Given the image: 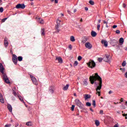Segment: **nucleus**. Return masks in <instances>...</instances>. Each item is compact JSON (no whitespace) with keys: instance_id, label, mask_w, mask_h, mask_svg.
Wrapping results in <instances>:
<instances>
[{"instance_id":"obj_1","label":"nucleus","mask_w":127,"mask_h":127,"mask_svg":"<svg viewBox=\"0 0 127 127\" xmlns=\"http://www.w3.org/2000/svg\"><path fill=\"white\" fill-rule=\"evenodd\" d=\"M89 80L92 84H94V83L97 84V80L99 81V85L97 86L96 90L97 92L96 94H98V96L100 97L101 96V92L100 91L101 90V89H102V84L103 83L102 78H101V76L98 74V73H96L94 75L93 74L92 76L90 77Z\"/></svg>"},{"instance_id":"obj_2","label":"nucleus","mask_w":127,"mask_h":127,"mask_svg":"<svg viewBox=\"0 0 127 127\" xmlns=\"http://www.w3.org/2000/svg\"><path fill=\"white\" fill-rule=\"evenodd\" d=\"M3 71H4V68L3 67V65H2V64L1 63H0V72L2 73V77L3 80H4V82L6 83L7 84H9L10 82L9 81V79H8V77H7V75L4 72H3Z\"/></svg>"},{"instance_id":"obj_3","label":"nucleus","mask_w":127,"mask_h":127,"mask_svg":"<svg viewBox=\"0 0 127 127\" xmlns=\"http://www.w3.org/2000/svg\"><path fill=\"white\" fill-rule=\"evenodd\" d=\"M76 106L79 108V109H81V110H84L85 109V106L84 104H82L81 101H80V100L79 99H75L74 101Z\"/></svg>"},{"instance_id":"obj_4","label":"nucleus","mask_w":127,"mask_h":127,"mask_svg":"<svg viewBox=\"0 0 127 127\" xmlns=\"http://www.w3.org/2000/svg\"><path fill=\"white\" fill-rule=\"evenodd\" d=\"M87 65L88 67H90V68H95L96 67V63H95V62L94 61H90L88 62L87 64Z\"/></svg>"},{"instance_id":"obj_5","label":"nucleus","mask_w":127,"mask_h":127,"mask_svg":"<svg viewBox=\"0 0 127 127\" xmlns=\"http://www.w3.org/2000/svg\"><path fill=\"white\" fill-rule=\"evenodd\" d=\"M30 77L32 81L33 84H34V85H38V82L37 81V79H36V78L35 77H34V76H33V75H30Z\"/></svg>"},{"instance_id":"obj_6","label":"nucleus","mask_w":127,"mask_h":127,"mask_svg":"<svg viewBox=\"0 0 127 127\" xmlns=\"http://www.w3.org/2000/svg\"><path fill=\"white\" fill-rule=\"evenodd\" d=\"M16 8H21L22 9H24V8H25V5H24L23 3L18 4L16 5Z\"/></svg>"},{"instance_id":"obj_7","label":"nucleus","mask_w":127,"mask_h":127,"mask_svg":"<svg viewBox=\"0 0 127 127\" xmlns=\"http://www.w3.org/2000/svg\"><path fill=\"white\" fill-rule=\"evenodd\" d=\"M12 61L14 64H17V56L15 55H12Z\"/></svg>"},{"instance_id":"obj_8","label":"nucleus","mask_w":127,"mask_h":127,"mask_svg":"<svg viewBox=\"0 0 127 127\" xmlns=\"http://www.w3.org/2000/svg\"><path fill=\"white\" fill-rule=\"evenodd\" d=\"M104 59L105 62H111V59H110V56L109 55H106Z\"/></svg>"},{"instance_id":"obj_9","label":"nucleus","mask_w":127,"mask_h":127,"mask_svg":"<svg viewBox=\"0 0 127 127\" xmlns=\"http://www.w3.org/2000/svg\"><path fill=\"white\" fill-rule=\"evenodd\" d=\"M4 46L5 48H7V47L8 46V39H7L6 37H5L4 39Z\"/></svg>"},{"instance_id":"obj_10","label":"nucleus","mask_w":127,"mask_h":127,"mask_svg":"<svg viewBox=\"0 0 127 127\" xmlns=\"http://www.w3.org/2000/svg\"><path fill=\"white\" fill-rule=\"evenodd\" d=\"M86 48L88 49H92V46L89 42H87L85 44Z\"/></svg>"},{"instance_id":"obj_11","label":"nucleus","mask_w":127,"mask_h":127,"mask_svg":"<svg viewBox=\"0 0 127 127\" xmlns=\"http://www.w3.org/2000/svg\"><path fill=\"white\" fill-rule=\"evenodd\" d=\"M110 43L113 45V46H115V45H117L118 44V41L115 39L110 40Z\"/></svg>"},{"instance_id":"obj_12","label":"nucleus","mask_w":127,"mask_h":127,"mask_svg":"<svg viewBox=\"0 0 127 127\" xmlns=\"http://www.w3.org/2000/svg\"><path fill=\"white\" fill-rule=\"evenodd\" d=\"M56 60H58L59 63H63V60H62V58L60 57H57Z\"/></svg>"},{"instance_id":"obj_13","label":"nucleus","mask_w":127,"mask_h":127,"mask_svg":"<svg viewBox=\"0 0 127 127\" xmlns=\"http://www.w3.org/2000/svg\"><path fill=\"white\" fill-rule=\"evenodd\" d=\"M0 103H2V104H3L4 103V99H3V97L2 96V94L0 93Z\"/></svg>"},{"instance_id":"obj_14","label":"nucleus","mask_w":127,"mask_h":127,"mask_svg":"<svg viewBox=\"0 0 127 127\" xmlns=\"http://www.w3.org/2000/svg\"><path fill=\"white\" fill-rule=\"evenodd\" d=\"M7 108L10 113H12V107H11V105L10 104H8Z\"/></svg>"},{"instance_id":"obj_15","label":"nucleus","mask_w":127,"mask_h":127,"mask_svg":"<svg viewBox=\"0 0 127 127\" xmlns=\"http://www.w3.org/2000/svg\"><path fill=\"white\" fill-rule=\"evenodd\" d=\"M101 43L102 44H104V45L105 47H108V41H105V40H102Z\"/></svg>"},{"instance_id":"obj_16","label":"nucleus","mask_w":127,"mask_h":127,"mask_svg":"<svg viewBox=\"0 0 127 127\" xmlns=\"http://www.w3.org/2000/svg\"><path fill=\"white\" fill-rule=\"evenodd\" d=\"M49 92L51 94H53V93H54V87L53 86L50 87Z\"/></svg>"},{"instance_id":"obj_17","label":"nucleus","mask_w":127,"mask_h":127,"mask_svg":"<svg viewBox=\"0 0 127 127\" xmlns=\"http://www.w3.org/2000/svg\"><path fill=\"white\" fill-rule=\"evenodd\" d=\"M60 27V25H57L56 24L55 26V29L57 30V32L58 33L59 31H60V29L59 28Z\"/></svg>"},{"instance_id":"obj_18","label":"nucleus","mask_w":127,"mask_h":127,"mask_svg":"<svg viewBox=\"0 0 127 127\" xmlns=\"http://www.w3.org/2000/svg\"><path fill=\"white\" fill-rule=\"evenodd\" d=\"M41 32L42 36H44V35H45V29L42 28L41 30Z\"/></svg>"},{"instance_id":"obj_19","label":"nucleus","mask_w":127,"mask_h":127,"mask_svg":"<svg viewBox=\"0 0 127 127\" xmlns=\"http://www.w3.org/2000/svg\"><path fill=\"white\" fill-rule=\"evenodd\" d=\"M91 34L92 37H96V36H97V33L94 31L91 32Z\"/></svg>"},{"instance_id":"obj_20","label":"nucleus","mask_w":127,"mask_h":127,"mask_svg":"<svg viewBox=\"0 0 127 127\" xmlns=\"http://www.w3.org/2000/svg\"><path fill=\"white\" fill-rule=\"evenodd\" d=\"M32 122H28L26 123V126H27V127H32Z\"/></svg>"},{"instance_id":"obj_21","label":"nucleus","mask_w":127,"mask_h":127,"mask_svg":"<svg viewBox=\"0 0 127 127\" xmlns=\"http://www.w3.org/2000/svg\"><path fill=\"white\" fill-rule=\"evenodd\" d=\"M84 99L86 100H88V99H90V98H91V95H89V94H86L84 95Z\"/></svg>"},{"instance_id":"obj_22","label":"nucleus","mask_w":127,"mask_h":127,"mask_svg":"<svg viewBox=\"0 0 127 127\" xmlns=\"http://www.w3.org/2000/svg\"><path fill=\"white\" fill-rule=\"evenodd\" d=\"M18 98H19V100L22 102V103H24V100H23V98H22V97L19 95H17Z\"/></svg>"},{"instance_id":"obj_23","label":"nucleus","mask_w":127,"mask_h":127,"mask_svg":"<svg viewBox=\"0 0 127 127\" xmlns=\"http://www.w3.org/2000/svg\"><path fill=\"white\" fill-rule=\"evenodd\" d=\"M69 88V84H66L63 90L66 91V90H68V88Z\"/></svg>"},{"instance_id":"obj_24","label":"nucleus","mask_w":127,"mask_h":127,"mask_svg":"<svg viewBox=\"0 0 127 127\" xmlns=\"http://www.w3.org/2000/svg\"><path fill=\"white\" fill-rule=\"evenodd\" d=\"M95 125L96 127H99L100 126V121L98 120H95Z\"/></svg>"},{"instance_id":"obj_25","label":"nucleus","mask_w":127,"mask_h":127,"mask_svg":"<svg viewBox=\"0 0 127 127\" xmlns=\"http://www.w3.org/2000/svg\"><path fill=\"white\" fill-rule=\"evenodd\" d=\"M38 22H39V23H41V24H42L44 23V21H43V19L39 18Z\"/></svg>"},{"instance_id":"obj_26","label":"nucleus","mask_w":127,"mask_h":127,"mask_svg":"<svg viewBox=\"0 0 127 127\" xmlns=\"http://www.w3.org/2000/svg\"><path fill=\"white\" fill-rule=\"evenodd\" d=\"M70 41H72V42H74L75 41V37L73 36H71L70 37Z\"/></svg>"},{"instance_id":"obj_27","label":"nucleus","mask_w":127,"mask_h":127,"mask_svg":"<svg viewBox=\"0 0 127 127\" xmlns=\"http://www.w3.org/2000/svg\"><path fill=\"white\" fill-rule=\"evenodd\" d=\"M119 42L120 43H121L122 44H123L124 43V38H121L119 40Z\"/></svg>"},{"instance_id":"obj_28","label":"nucleus","mask_w":127,"mask_h":127,"mask_svg":"<svg viewBox=\"0 0 127 127\" xmlns=\"http://www.w3.org/2000/svg\"><path fill=\"white\" fill-rule=\"evenodd\" d=\"M127 65V61H124L123 63H122V66L123 67H125V66Z\"/></svg>"},{"instance_id":"obj_29","label":"nucleus","mask_w":127,"mask_h":127,"mask_svg":"<svg viewBox=\"0 0 127 127\" xmlns=\"http://www.w3.org/2000/svg\"><path fill=\"white\" fill-rule=\"evenodd\" d=\"M17 59L20 62V61H22V59H23V58H22V57L21 56H19L18 57Z\"/></svg>"},{"instance_id":"obj_30","label":"nucleus","mask_w":127,"mask_h":127,"mask_svg":"<svg viewBox=\"0 0 127 127\" xmlns=\"http://www.w3.org/2000/svg\"><path fill=\"white\" fill-rule=\"evenodd\" d=\"M92 106H94V108L96 107V101L95 100L92 101Z\"/></svg>"},{"instance_id":"obj_31","label":"nucleus","mask_w":127,"mask_h":127,"mask_svg":"<svg viewBox=\"0 0 127 127\" xmlns=\"http://www.w3.org/2000/svg\"><path fill=\"white\" fill-rule=\"evenodd\" d=\"M60 22H61V20L57 19V25H60Z\"/></svg>"},{"instance_id":"obj_32","label":"nucleus","mask_w":127,"mask_h":127,"mask_svg":"<svg viewBox=\"0 0 127 127\" xmlns=\"http://www.w3.org/2000/svg\"><path fill=\"white\" fill-rule=\"evenodd\" d=\"M13 95H14L15 97H17V96H19L18 94H16V92L14 91V90H13Z\"/></svg>"},{"instance_id":"obj_33","label":"nucleus","mask_w":127,"mask_h":127,"mask_svg":"<svg viewBox=\"0 0 127 127\" xmlns=\"http://www.w3.org/2000/svg\"><path fill=\"white\" fill-rule=\"evenodd\" d=\"M89 3H90V4H91V5H94V4H95V2H94V1L92 0H90L89 1Z\"/></svg>"},{"instance_id":"obj_34","label":"nucleus","mask_w":127,"mask_h":127,"mask_svg":"<svg viewBox=\"0 0 127 127\" xmlns=\"http://www.w3.org/2000/svg\"><path fill=\"white\" fill-rule=\"evenodd\" d=\"M120 70L122 71L123 73H125L126 72V68H121Z\"/></svg>"},{"instance_id":"obj_35","label":"nucleus","mask_w":127,"mask_h":127,"mask_svg":"<svg viewBox=\"0 0 127 127\" xmlns=\"http://www.w3.org/2000/svg\"><path fill=\"white\" fill-rule=\"evenodd\" d=\"M78 65V62L77 61H75L74 63L73 64V66L75 67Z\"/></svg>"},{"instance_id":"obj_36","label":"nucleus","mask_w":127,"mask_h":127,"mask_svg":"<svg viewBox=\"0 0 127 127\" xmlns=\"http://www.w3.org/2000/svg\"><path fill=\"white\" fill-rule=\"evenodd\" d=\"M100 27H101V24L97 23V30H100Z\"/></svg>"},{"instance_id":"obj_37","label":"nucleus","mask_w":127,"mask_h":127,"mask_svg":"<svg viewBox=\"0 0 127 127\" xmlns=\"http://www.w3.org/2000/svg\"><path fill=\"white\" fill-rule=\"evenodd\" d=\"M71 111L73 112V111H74V110L75 109V105H72L71 106Z\"/></svg>"},{"instance_id":"obj_38","label":"nucleus","mask_w":127,"mask_h":127,"mask_svg":"<svg viewBox=\"0 0 127 127\" xmlns=\"http://www.w3.org/2000/svg\"><path fill=\"white\" fill-rule=\"evenodd\" d=\"M86 105L87 107H91V103H90V102H87L86 104Z\"/></svg>"},{"instance_id":"obj_39","label":"nucleus","mask_w":127,"mask_h":127,"mask_svg":"<svg viewBox=\"0 0 127 127\" xmlns=\"http://www.w3.org/2000/svg\"><path fill=\"white\" fill-rule=\"evenodd\" d=\"M77 59L78 60V61H81V60H82V57L81 56H78V58H77Z\"/></svg>"},{"instance_id":"obj_40","label":"nucleus","mask_w":127,"mask_h":127,"mask_svg":"<svg viewBox=\"0 0 127 127\" xmlns=\"http://www.w3.org/2000/svg\"><path fill=\"white\" fill-rule=\"evenodd\" d=\"M11 127V124H8L5 125V127Z\"/></svg>"},{"instance_id":"obj_41","label":"nucleus","mask_w":127,"mask_h":127,"mask_svg":"<svg viewBox=\"0 0 127 127\" xmlns=\"http://www.w3.org/2000/svg\"><path fill=\"white\" fill-rule=\"evenodd\" d=\"M6 19H7V18H5L2 19L1 22H5V20H6Z\"/></svg>"},{"instance_id":"obj_42","label":"nucleus","mask_w":127,"mask_h":127,"mask_svg":"<svg viewBox=\"0 0 127 127\" xmlns=\"http://www.w3.org/2000/svg\"><path fill=\"white\" fill-rule=\"evenodd\" d=\"M84 85H85V86H87L88 85V82H87V81L84 80Z\"/></svg>"},{"instance_id":"obj_43","label":"nucleus","mask_w":127,"mask_h":127,"mask_svg":"<svg viewBox=\"0 0 127 127\" xmlns=\"http://www.w3.org/2000/svg\"><path fill=\"white\" fill-rule=\"evenodd\" d=\"M3 11V8L2 7H0V12H2Z\"/></svg>"},{"instance_id":"obj_44","label":"nucleus","mask_w":127,"mask_h":127,"mask_svg":"<svg viewBox=\"0 0 127 127\" xmlns=\"http://www.w3.org/2000/svg\"><path fill=\"white\" fill-rule=\"evenodd\" d=\"M121 31H120V30H117L116 31V33H117V34H120Z\"/></svg>"},{"instance_id":"obj_45","label":"nucleus","mask_w":127,"mask_h":127,"mask_svg":"<svg viewBox=\"0 0 127 127\" xmlns=\"http://www.w3.org/2000/svg\"><path fill=\"white\" fill-rule=\"evenodd\" d=\"M87 41V38H85L83 40H82L83 43H85Z\"/></svg>"},{"instance_id":"obj_46","label":"nucleus","mask_w":127,"mask_h":127,"mask_svg":"<svg viewBox=\"0 0 127 127\" xmlns=\"http://www.w3.org/2000/svg\"><path fill=\"white\" fill-rule=\"evenodd\" d=\"M100 115H104V111L100 110Z\"/></svg>"},{"instance_id":"obj_47","label":"nucleus","mask_w":127,"mask_h":127,"mask_svg":"<svg viewBox=\"0 0 127 127\" xmlns=\"http://www.w3.org/2000/svg\"><path fill=\"white\" fill-rule=\"evenodd\" d=\"M98 61H99V62H102V61H103V59L98 58Z\"/></svg>"},{"instance_id":"obj_48","label":"nucleus","mask_w":127,"mask_h":127,"mask_svg":"<svg viewBox=\"0 0 127 127\" xmlns=\"http://www.w3.org/2000/svg\"><path fill=\"white\" fill-rule=\"evenodd\" d=\"M117 27H118V26L117 25H114L113 26V28H117Z\"/></svg>"},{"instance_id":"obj_49","label":"nucleus","mask_w":127,"mask_h":127,"mask_svg":"<svg viewBox=\"0 0 127 127\" xmlns=\"http://www.w3.org/2000/svg\"><path fill=\"white\" fill-rule=\"evenodd\" d=\"M124 76H125V78H127V72H126L125 73Z\"/></svg>"},{"instance_id":"obj_50","label":"nucleus","mask_w":127,"mask_h":127,"mask_svg":"<svg viewBox=\"0 0 127 127\" xmlns=\"http://www.w3.org/2000/svg\"><path fill=\"white\" fill-rule=\"evenodd\" d=\"M103 23H104V24H108V22L106 21H103Z\"/></svg>"},{"instance_id":"obj_51","label":"nucleus","mask_w":127,"mask_h":127,"mask_svg":"<svg viewBox=\"0 0 127 127\" xmlns=\"http://www.w3.org/2000/svg\"><path fill=\"white\" fill-rule=\"evenodd\" d=\"M69 48L70 49V50H72V45H70L69 46Z\"/></svg>"},{"instance_id":"obj_52","label":"nucleus","mask_w":127,"mask_h":127,"mask_svg":"<svg viewBox=\"0 0 127 127\" xmlns=\"http://www.w3.org/2000/svg\"><path fill=\"white\" fill-rule=\"evenodd\" d=\"M123 7H126V6H127V5H126V4H125V3H123Z\"/></svg>"},{"instance_id":"obj_53","label":"nucleus","mask_w":127,"mask_h":127,"mask_svg":"<svg viewBox=\"0 0 127 127\" xmlns=\"http://www.w3.org/2000/svg\"><path fill=\"white\" fill-rule=\"evenodd\" d=\"M112 93H113V91H112V90L109 91V95H111V94H112Z\"/></svg>"},{"instance_id":"obj_54","label":"nucleus","mask_w":127,"mask_h":127,"mask_svg":"<svg viewBox=\"0 0 127 127\" xmlns=\"http://www.w3.org/2000/svg\"><path fill=\"white\" fill-rule=\"evenodd\" d=\"M55 3H58V0H55Z\"/></svg>"},{"instance_id":"obj_55","label":"nucleus","mask_w":127,"mask_h":127,"mask_svg":"<svg viewBox=\"0 0 127 127\" xmlns=\"http://www.w3.org/2000/svg\"><path fill=\"white\" fill-rule=\"evenodd\" d=\"M101 19L98 20V22L97 23H99V24H100V23H101Z\"/></svg>"},{"instance_id":"obj_56","label":"nucleus","mask_w":127,"mask_h":127,"mask_svg":"<svg viewBox=\"0 0 127 127\" xmlns=\"http://www.w3.org/2000/svg\"><path fill=\"white\" fill-rule=\"evenodd\" d=\"M122 116H123V117H127V114H123L122 115Z\"/></svg>"},{"instance_id":"obj_57","label":"nucleus","mask_w":127,"mask_h":127,"mask_svg":"<svg viewBox=\"0 0 127 127\" xmlns=\"http://www.w3.org/2000/svg\"><path fill=\"white\" fill-rule=\"evenodd\" d=\"M18 126H19V124H18V123H17L15 127H18Z\"/></svg>"},{"instance_id":"obj_58","label":"nucleus","mask_w":127,"mask_h":127,"mask_svg":"<svg viewBox=\"0 0 127 127\" xmlns=\"http://www.w3.org/2000/svg\"><path fill=\"white\" fill-rule=\"evenodd\" d=\"M85 10L87 11L88 10V7H85Z\"/></svg>"},{"instance_id":"obj_59","label":"nucleus","mask_w":127,"mask_h":127,"mask_svg":"<svg viewBox=\"0 0 127 127\" xmlns=\"http://www.w3.org/2000/svg\"><path fill=\"white\" fill-rule=\"evenodd\" d=\"M117 114H121V111H118L117 112Z\"/></svg>"},{"instance_id":"obj_60","label":"nucleus","mask_w":127,"mask_h":127,"mask_svg":"<svg viewBox=\"0 0 127 127\" xmlns=\"http://www.w3.org/2000/svg\"><path fill=\"white\" fill-rule=\"evenodd\" d=\"M120 101H121V102H124V99L121 98V99L120 100Z\"/></svg>"},{"instance_id":"obj_61","label":"nucleus","mask_w":127,"mask_h":127,"mask_svg":"<svg viewBox=\"0 0 127 127\" xmlns=\"http://www.w3.org/2000/svg\"><path fill=\"white\" fill-rule=\"evenodd\" d=\"M76 11H77V9H74V10H73V12H76Z\"/></svg>"},{"instance_id":"obj_62","label":"nucleus","mask_w":127,"mask_h":127,"mask_svg":"<svg viewBox=\"0 0 127 127\" xmlns=\"http://www.w3.org/2000/svg\"><path fill=\"white\" fill-rule=\"evenodd\" d=\"M90 110L91 112H94V110H93V109H92V108H90Z\"/></svg>"},{"instance_id":"obj_63","label":"nucleus","mask_w":127,"mask_h":127,"mask_svg":"<svg viewBox=\"0 0 127 127\" xmlns=\"http://www.w3.org/2000/svg\"><path fill=\"white\" fill-rule=\"evenodd\" d=\"M114 127H119V126H118V125H115L114 126Z\"/></svg>"},{"instance_id":"obj_64","label":"nucleus","mask_w":127,"mask_h":127,"mask_svg":"<svg viewBox=\"0 0 127 127\" xmlns=\"http://www.w3.org/2000/svg\"><path fill=\"white\" fill-rule=\"evenodd\" d=\"M125 105L127 106V101L126 102Z\"/></svg>"}]
</instances>
